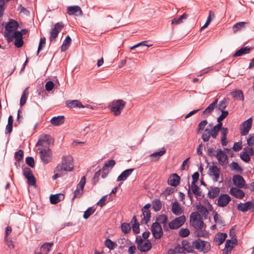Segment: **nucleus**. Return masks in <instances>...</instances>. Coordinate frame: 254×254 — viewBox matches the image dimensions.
<instances>
[{"label": "nucleus", "mask_w": 254, "mask_h": 254, "mask_svg": "<svg viewBox=\"0 0 254 254\" xmlns=\"http://www.w3.org/2000/svg\"><path fill=\"white\" fill-rule=\"evenodd\" d=\"M214 149L212 147L207 148V155L211 157L216 156L220 164L223 166L228 163V157L226 153L221 149L217 150V154L214 153Z\"/></svg>", "instance_id": "nucleus-1"}, {"label": "nucleus", "mask_w": 254, "mask_h": 254, "mask_svg": "<svg viewBox=\"0 0 254 254\" xmlns=\"http://www.w3.org/2000/svg\"><path fill=\"white\" fill-rule=\"evenodd\" d=\"M135 243L137 245V248L141 253H145L152 248V245L150 240H144L140 236L136 237Z\"/></svg>", "instance_id": "nucleus-2"}, {"label": "nucleus", "mask_w": 254, "mask_h": 254, "mask_svg": "<svg viewBox=\"0 0 254 254\" xmlns=\"http://www.w3.org/2000/svg\"><path fill=\"white\" fill-rule=\"evenodd\" d=\"M40 159L44 164H47L52 161V152L49 146L38 148Z\"/></svg>", "instance_id": "nucleus-3"}, {"label": "nucleus", "mask_w": 254, "mask_h": 254, "mask_svg": "<svg viewBox=\"0 0 254 254\" xmlns=\"http://www.w3.org/2000/svg\"><path fill=\"white\" fill-rule=\"evenodd\" d=\"M126 105V102L122 99L114 100L112 102L110 111L115 116L121 115L122 111Z\"/></svg>", "instance_id": "nucleus-4"}, {"label": "nucleus", "mask_w": 254, "mask_h": 254, "mask_svg": "<svg viewBox=\"0 0 254 254\" xmlns=\"http://www.w3.org/2000/svg\"><path fill=\"white\" fill-rule=\"evenodd\" d=\"M192 247L198 251H203L204 253H207L210 250V243L199 238L192 242Z\"/></svg>", "instance_id": "nucleus-5"}, {"label": "nucleus", "mask_w": 254, "mask_h": 254, "mask_svg": "<svg viewBox=\"0 0 254 254\" xmlns=\"http://www.w3.org/2000/svg\"><path fill=\"white\" fill-rule=\"evenodd\" d=\"M64 24L63 22H59L54 25V28L51 29L49 40L50 43L56 41V38L58 36L59 33L64 27Z\"/></svg>", "instance_id": "nucleus-6"}, {"label": "nucleus", "mask_w": 254, "mask_h": 254, "mask_svg": "<svg viewBox=\"0 0 254 254\" xmlns=\"http://www.w3.org/2000/svg\"><path fill=\"white\" fill-rule=\"evenodd\" d=\"M151 231L155 239H160L163 235V231L160 223L155 222L151 226Z\"/></svg>", "instance_id": "nucleus-7"}, {"label": "nucleus", "mask_w": 254, "mask_h": 254, "mask_svg": "<svg viewBox=\"0 0 254 254\" xmlns=\"http://www.w3.org/2000/svg\"><path fill=\"white\" fill-rule=\"evenodd\" d=\"M23 175L27 180L28 185L33 186L36 184V180L30 168L25 167L22 168Z\"/></svg>", "instance_id": "nucleus-8"}, {"label": "nucleus", "mask_w": 254, "mask_h": 254, "mask_svg": "<svg viewBox=\"0 0 254 254\" xmlns=\"http://www.w3.org/2000/svg\"><path fill=\"white\" fill-rule=\"evenodd\" d=\"M186 220V216L184 215L175 218L169 223L170 229L172 230L179 229L184 224Z\"/></svg>", "instance_id": "nucleus-9"}, {"label": "nucleus", "mask_w": 254, "mask_h": 254, "mask_svg": "<svg viewBox=\"0 0 254 254\" xmlns=\"http://www.w3.org/2000/svg\"><path fill=\"white\" fill-rule=\"evenodd\" d=\"M252 124L253 119L251 117L240 125V129L241 135L245 136L249 133L250 130L252 128Z\"/></svg>", "instance_id": "nucleus-10"}, {"label": "nucleus", "mask_w": 254, "mask_h": 254, "mask_svg": "<svg viewBox=\"0 0 254 254\" xmlns=\"http://www.w3.org/2000/svg\"><path fill=\"white\" fill-rule=\"evenodd\" d=\"M72 161L73 158L71 156H63L62 158V165L64 166V171H72L73 170Z\"/></svg>", "instance_id": "nucleus-11"}, {"label": "nucleus", "mask_w": 254, "mask_h": 254, "mask_svg": "<svg viewBox=\"0 0 254 254\" xmlns=\"http://www.w3.org/2000/svg\"><path fill=\"white\" fill-rule=\"evenodd\" d=\"M254 204L252 201H248L245 203H240L237 206V209L243 212H246L249 210L253 212Z\"/></svg>", "instance_id": "nucleus-12"}, {"label": "nucleus", "mask_w": 254, "mask_h": 254, "mask_svg": "<svg viewBox=\"0 0 254 254\" xmlns=\"http://www.w3.org/2000/svg\"><path fill=\"white\" fill-rule=\"evenodd\" d=\"M231 200V198L228 194H221L217 199V205L219 207H224L227 206Z\"/></svg>", "instance_id": "nucleus-13"}, {"label": "nucleus", "mask_w": 254, "mask_h": 254, "mask_svg": "<svg viewBox=\"0 0 254 254\" xmlns=\"http://www.w3.org/2000/svg\"><path fill=\"white\" fill-rule=\"evenodd\" d=\"M233 182L235 186L238 188L246 189L247 184L244 178L240 175H235L233 177Z\"/></svg>", "instance_id": "nucleus-14"}, {"label": "nucleus", "mask_w": 254, "mask_h": 254, "mask_svg": "<svg viewBox=\"0 0 254 254\" xmlns=\"http://www.w3.org/2000/svg\"><path fill=\"white\" fill-rule=\"evenodd\" d=\"M53 142L54 139L50 135L45 134L44 136H42L39 138L36 146H41V147H45V146H44L43 145V143H46L47 145H49L51 143Z\"/></svg>", "instance_id": "nucleus-15"}, {"label": "nucleus", "mask_w": 254, "mask_h": 254, "mask_svg": "<svg viewBox=\"0 0 254 254\" xmlns=\"http://www.w3.org/2000/svg\"><path fill=\"white\" fill-rule=\"evenodd\" d=\"M67 13L69 15L82 16L83 12L81 8L77 5L70 6L67 8Z\"/></svg>", "instance_id": "nucleus-16"}, {"label": "nucleus", "mask_w": 254, "mask_h": 254, "mask_svg": "<svg viewBox=\"0 0 254 254\" xmlns=\"http://www.w3.org/2000/svg\"><path fill=\"white\" fill-rule=\"evenodd\" d=\"M19 27L18 22L14 19H10L5 26V31L11 33L15 31Z\"/></svg>", "instance_id": "nucleus-17"}, {"label": "nucleus", "mask_w": 254, "mask_h": 254, "mask_svg": "<svg viewBox=\"0 0 254 254\" xmlns=\"http://www.w3.org/2000/svg\"><path fill=\"white\" fill-rule=\"evenodd\" d=\"M241 188H238V187H232L230 188L229 193L233 196L242 199L245 196V193L244 191L240 189Z\"/></svg>", "instance_id": "nucleus-18"}, {"label": "nucleus", "mask_w": 254, "mask_h": 254, "mask_svg": "<svg viewBox=\"0 0 254 254\" xmlns=\"http://www.w3.org/2000/svg\"><path fill=\"white\" fill-rule=\"evenodd\" d=\"M209 175L214 176L213 181L217 182L220 177V169L216 165H212L209 168Z\"/></svg>", "instance_id": "nucleus-19"}, {"label": "nucleus", "mask_w": 254, "mask_h": 254, "mask_svg": "<svg viewBox=\"0 0 254 254\" xmlns=\"http://www.w3.org/2000/svg\"><path fill=\"white\" fill-rule=\"evenodd\" d=\"M181 178L176 173L171 174L168 178V184L172 187H177L180 182Z\"/></svg>", "instance_id": "nucleus-20"}, {"label": "nucleus", "mask_w": 254, "mask_h": 254, "mask_svg": "<svg viewBox=\"0 0 254 254\" xmlns=\"http://www.w3.org/2000/svg\"><path fill=\"white\" fill-rule=\"evenodd\" d=\"M134 168H130L125 170L121 173L117 179V182L124 181L131 175L134 171Z\"/></svg>", "instance_id": "nucleus-21"}, {"label": "nucleus", "mask_w": 254, "mask_h": 254, "mask_svg": "<svg viewBox=\"0 0 254 254\" xmlns=\"http://www.w3.org/2000/svg\"><path fill=\"white\" fill-rule=\"evenodd\" d=\"M66 106L69 108H84V105H82L81 102L78 100H74L72 101L67 100L65 102Z\"/></svg>", "instance_id": "nucleus-22"}, {"label": "nucleus", "mask_w": 254, "mask_h": 254, "mask_svg": "<svg viewBox=\"0 0 254 254\" xmlns=\"http://www.w3.org/2000/svg\"><path fill=\"white\" fill-rule=\"evenodd\" d=\"M64 195L62 193L51 194L50 196V202L52 204H56L64 199Z\"/></svg>", "instance_id": "nucleus-23"}, {"label": "nucleus", "mask_w": 254, "mask_h": 254, "mask_svg": "<svg viewBox=\"0 0 254 254\" xmlns=\"http://www.w3.org/2000/svg\"><path fill=\"white\" fill-rule=\"evenodd\" d=\"M171 210L173 214L176 215H180L183 213V210L177 201L172 203Z\"/></svg>", "instance_id": "nucleus-24"}, {"label": "nucleus", "mask_w": 254, "mask_h": 254, "mask_svg": "<svg viewBox=\"0 0 254 254\" xmlns=\"http://www.w3.org/2000/svg\"><path fill=\"white\" fill-rule=\"evenodd\" d=\"M252 49V48L251 47H249V46L241 48L240 49L237 50L233 55V57H240L243 56L244 54H249Z\"/></svg>", "instance_id": "nucleus-25"}, {"label": "nucleus", "mask_w": 254, "mask_h": 254, "mask_svg": "<svg viewBox=\"0 0 254 254\" xmlns=\"http://www.w3.org/2000/svg\"><path fill=\"white\" fill-rule=\"evenodd\" d=\"M64 116L54 117L51 120V124L54 126H58L63 124L64 122Z\"/></svg>", "instance_id": "nucleus-26"}, {"label": "nucleus", "mask_w": 254, "mask_h": 254, "mask_svg": "<svg viewBox=\"0 0 254 254\" xmlns=\"http://www.w3.org/2000/svg\"><path fill=\"white\" fill-rule=\"evenodd\" d=\"M219 192L220 189L218 187H210L208 192V196L211 199H213L218 196Z\"/></svg>", "instance_id": "nucleus-27"}, {"label": "nucleus", "mask_w": 254, "mask_h": 254, "mask_svg": "<svg viewBox=\"0 0 254 254\" xmlns=\"http://www.w3.org/2000/svg\"><path fill=\"white\" fill-rule=\"evenodd\" d=\"M218 103V99H215L212 103L209 105V106L202 112V116L205 115H208L211 113V112L214 110L215 107Z\"/></svg>", "instance_id": "nucleus-28"}, {"label": "nucleus", "mask_w": 254, "mask_h": 254, "mask_svg": "<svg viewBox=\"0 0 254 254\" xmlns=\"http://www.w3.org/2000/svg\"><path fill=\"white\" fill-rule=\"evenodd\" d=\"M183 251H187L188 253H193L194 250L192 249V246L187 240H183L182 242Z\"/></svg>", "instance_id": "nucleus-29"}, {"label": "nucleus", "mask_w": 254, "mask_h": 254, "mask_svg": "<svg viewBox=\"0 0 254 254\" xmlns=\"http://www.w3.org/2000/svg\"><path fill=\"white\" fill-rule=\"evenodd\" d=\"M227 238V234L226 233L218 232L215 236V241H218V245L220 246L226 240Z\"/></svg>", "instance_id": "nucleus-30"}, {"label": "nucleus", "mask_w": 254, "mask_h": 254, "mask_svg": "<svg viewBox=\"0 0 254 254\" xmlns=\"http://www.w3.org/2000/svg\"><path fill=\"white\" fill-rule=\"evenodd\" d=\"M142 212V214L143 215V218H142L141 221V224H147L148 222L150 221L151 214L149 210H141Z\"/></svg>", "instance_id": "nucleus-31"}, {"label": "nucleus", "mask_w": 254, "mask_h": 254, "mask_svg": "<svg viewBox=\"0 0 254 254\" xmlns=\"http://www.w3.org/2000/svg\"><path fill=\"white\" fill-rule=\"evenodd\" d=\"M71 39L69 35H67L64 40L62 45L61 47V52H65L67 50L70 45Z\"/></svg>", "instance_id": "nucleus-32"}, {"label": "nucleus", "mask_w": 254, "mask_h": 254, "mask_svg": "<svg viewBox=\"0 0 254 254\" xmlns=\"http://www.w3.org/2000/svg\"><path fill=\"white\" fill-rule=\"evenodd\" d=\"M222 125H223L220 124V123H218L210 130L211 132V136L213 138H215L216 137L218 132L222 129Z\"/></svg>", "instance_id": "nucleus-33"}, {"label": "nucleus", "mask_w": 254, "mask_h": 254, "mask_svg": "<svg viewBox=\"0 0 254 254\" xmlns=\"http://www.w3.org/2000/svg\"><path fill=\"white\" fill-rule=\"evenodd\" d=\"M196 183L195 182H191V183L192 193L197 196L203 197L204 195L202 194V192L200 190L199 187L196 184Z\"/></svg>", "instance_id": "nucleus-34"}, {"label": "nucleus", "mask_w": 254, "mask_h": 254, "mask_svg": "<svg viewBox=\"0 0 254 254\" xmlns=\"http://www.w3.org/2000/svg\"><path fill=\"white\" fill-rule=\"evenodd\" d=\"M188 17V15L186 13H183L178 18H174L171 21V24H179L183 22L184 19H186Z\"/></svg>", "instance_id": "nucleus-35"}, {"label": "nucleus", "mask_w": 254, "mask_h": 254, "mask_svg": "<svg viewBox=\"0 0 254 254\" xmlns=\"http://www.w3.org/2000/svg\"><path fill=\"white\" fill-rule=\"evenodd\" d=\"M166 150L164 147H163L161 148V150L154 152L153 153L151 154L150 156L151 157L154 158V159H152V160L157 161L161 156L166 153Z\"/></svg>", "instance_id": "nucleus-36"}, {"label": "nucleus", "mask_w": 254, "mask_h": 254, "mask_svg": "<svg viewBox=\"0 0 254 254\" xmlns=\"http://www.w3.org/2000/svg\"><path fill=\"white\" fill-rule=\"evenodd\" d=\"M230 167L231 170L235 171L239 174H242L243 172V169L237 162L233 161L230 164Z\"/></svg>", "instance_id": "nucleus-37"}, {"label": "nucleus", "mask_w": 254, "mask_h": 254, "mask_svg": "<svg viewBox=\"0 0 254 254\" xmlns=\"http://www.w3.org/2000/svg\"><path fill=\"white\" fill-rule=\"evenodd\" d=\"M233 98L243 101L244 100V94L241 90H236L231 93Z\"/></svg>", "instance_id": "nucleus-38"}, {"label": "nucleus", "mask_w": 254, "mask_h": 254, "mask_svg": "<svg viewBox=\"0 0 254 254\" xmlns=\"http://www.w3.org/2000/svg\"><path fill=\"white\" fill-rule=\"evenodd\" d=\"M190 223L194 228L200 230H201L203 228L204 225V222L203 221L201 218H199V219H197V220L193 221Z\"/></svg>", "instance_id": "nucleus-39"}, {"label": "nucleus", "mask_w": 254, "mask_h": 254, "mask_svg": "<svg viewBox=\"0 0 254 254\" xmlns=\"http://www.w3.org/2000/svg\"><path fill=\"white\" fill-rule=\"evenodd\" d=\"M121 229L125 234H128L131 230V227L129 223L123 222L121 223Z\"/></svg>", "instance_id": "nucleus-40"}, {"label": "nucleus", "mask_w": 254, "mask_h": 254, "mask_svg": "<svg viewBox=\"0 0 254 254\" xmlns=\"http://www.w3.org/2000/svg\"><path fill=\"white\" fill-rule=\"evenodd\" d=\"M228 100H229L228 98H224L222 100L220 101L219 102L217 106H216V108L221 111H225L224 110L226 108L227 106L226 101Z\"/></svg>", "instance_id": "nucleus-41"}, {"label": "nucleus", "mask_w": 254, "mask_h": 254, "mask_svg": "<svg viewBox=\"0 0 254 254\" xmlns=\"http://www.w3.org/2000/svg\"><path fill=\"white\" fill-rule=\"evenodd\" d=\"M213 218L214 221L216 223L224 226V221L223 218L216 211L213 212Z\"/></svg>", "instance_id": "nucleus-42"}, {"label": "nucleus", "mask_w": 254, "mask_h": 254, "mask_svg": "<svg viewBox=\"0 0 254 254\" xmlns=\"http://www.w3.org/2000/svg\"><path fill=\"white\" fill-rule=\"evenodd\" d=\"M105 246L110 250H114L117 247V244L116 242H113L110 239H107L105 241Z\"/></svg>", "instance_id": "nucleus-43"}, {"label": "nucleus", "mask_w": 254, "mask_h": 254, "mask_svg": "<svg viewBox=\"0 0 254 254\" xmlns=\"http://www.w3.org/2000/svg\"><path fill=\"white\" fill-rule=\"evenodd\" d=\"M153 209L155 212L159 211L162 208V204L161 201L159 199H155L152 201Z\"/></svg>", "instance_id": "nucleus-44"}, {"label": "nucleus", "mask_w": 254, "mask_h": 254, "mask_svg": "<svg viewBox=\"0 0 254 254\" xmlns=\"http://www.w3.org/2000/svg\"><path fill=\"white\" fill-rule=\"evenodd\" d=\"M248 23L246 22H239L233 25V30L234 33L245 27Z\"/></svg>", "instance_id": "nucleus-45"}, {"label": "nucleus", "mask_w": 254, "mask_h": 254, "mask_svg": "<svg viewBox=\"0 0 254 254\" xmlns=\"http://www.w3.org/2000/svg\"><path fill=\"white\" fill-rule=\"evenodd\" d=\"M96 210L94 206L90 207L84 212L83 217L85 219H88L92 214H93Z\"/></svg>", "instance_id": "nucleus-46"}, {"label": "nucleus", "mask_w": 254, "mask_h": 254, "mask_svg": "<svg viewBox=\"0 0 254 254\" xmlns=\"http://www.w3.org/2000/svg\"><path fill=\"white\" fill-rule=\"evenodd\" d=\"M196 209L204 215L205 217H206L208 214V210L207 208L203 205L200 204V203L196 205Z\"/></svg>", "instance_id": "nucleus-47"}, {"label": "nucleus", "mask_w": 254, "mask_h": 254, "mask_svg": "<svg viewBox=\"0 0 254 254\" xmlns=\"http://www.w3.org/2000/svg\"><path fill=\"white\" fill-rule=\"evenodd\" d=\"M24 157V152L22 150L19 149L16 151L14 154V159L16 161L20 162L23 161Z\"/></svg>", "instance_id": "nucleus-48"}, {"label": "nucleus", "mask_w": 254, "mask_h": 254, "mask_svg": "<svg viewBox=\"0 0 254 254\" xmlns=\"http://www.w3.org/2000/svg\"><path fill=\"white\" fill-rule=\"evenodd\" d=\"M161 217H164L163 220L161 221V223L163 224V228L165 231H168L169 230V225H167V223L168 220V218L167 215L166 214H161L160 216Z\"/></svg>", "instance_id": "nucleus-49"}, {"label": "nucleus", "mask_w": 254, "mask_h": 254, "mask_svg": "<svg viewBox=\"0 0 254 254\" xmlns=\"http://www.w3.org/2000/svg\"><path fill=\"white\" fill-rule=\"evenodd\" d=\"M208 124L207 121L206 120H204L200 122L197 126V133H199L201 132L204 128Z\"/></svg>", "instance_id": "nucleus-50"}, {"label": "nucleus", "mask_w": 254, "mask_h": 254, "mask_svg": "<svg viewBox=\"0 0 254 254\" xmlns=\"http://www.w3.org/2000/svg\"><path fill=\"white\" fill-rule=\"evenodd\" d=\"M211 135V132L209 129L206 128L202 133L201 138L204 142L208 141Z\"/></svg>", "instance_id": "nucleus-51"}, {"label": "nucleus", "mask_w": 254, "mask_h": 254, "mask_svg": "<svg viewBox=\"0 0 254 254\" xmlns=\"http://www.w3.org/2000/svg\"><path fill=\"white\" fill-rule=\"evenodd\" d=\"M240 156L241 159L244 162L248 163L251 160L250 155L246 152L242 151L240 153Z\"/></svg>", "instance_id": "nucleus-52"}, {"label": "nucleus", "mask_w": 254, "mask_h": 254, "mask_svg": "<svg viewBox=\"0 0 254 254\" xmlns=\"http://www.w3.org/2000/svg\"><path fill=\"white\" fill-rule=\"evenodd\" d=\"M83 194V190H81L80 189L76 188L73 192V196L71 198L72 202L75 198H80Z\"/></svg>", "instance_id": "nucleus-53"}, {"label": "nucleus", "mask_w": 254, "mask_h": 254, "mask_svg": "<svg viewBox=\"0 0 254 254\" xmlns=\"http://www.w3.org/2000/svg\"><path fill=\"white\" fill-rule=\"evenodd\" d=\"M190 234V231L188 228H181L179 232V235L182 238L188 237Z\"/></svg>", "instance_id": "nucleus-54"}, {"label": "nucleus", "mask_w": 254, "mask_h": 254, "mask_svg": "<svg viewBox=\"0 0 254 254\" xmlns=\"http://www.w3.org/2000/svg\"><path fill=\"white\" fill-rule=\"evenodd\" d=\"M221 112V114L217 118V120L218 123H220V124L223 125L222 121L227 117L229 113L227 111H222Z\"/></svg>", "instance_id": "nucleus-55"}, {"label": "nucleus", "mask_w": 254, "mask_h": 254, "mask_svg": "<svg viewBox=\"0 0 254 254\" xmlns=\"http://www.w3.org/2000/svg\"><path fill=\"white\" fill-rule=\"evenodd\" d=\"M116 164V161L113 159L106 161L104 162V166L105 167L109 168L110 170H112Z\"/></svg>", "instance_id": "nucleus-56"}, {"label": "nucleus", "mask_w": 254, "mask_h": 254, "mask_svg": "<svg viewBox=\"0 0 254 254\" xmlns=\"http://www.w3.org/2000/svg\"><path fill=\"white\" fill-rule=\"evenodd\" d=\"M86 183V177L85 176H83L79 183L78 184V185L76 186V188L80 189L81 190H83L84 186Z\"/></svg>", "instance_id": "nucleus-57"}, {"label": "nucleus", "mask_w": 254, "mask_h": 254, "mask_svg": "<svg viewBox=\"0 0 254 254\" xmlns=\"http://www.w3.org/2000/svg\"><path fill=\"white\" fill-rule=\"evenodd\" d=\"M26 164L31 168L35 167L34 159L32 157H27L25 159Z\"/></svg>", "instance_id": "nucleus-58"}, {"label": "nucleus", "mask_w": 254, "mask_h": 254, "mask_svg": "<svg viewBox=\"0 0 254 254\" xmlns=\"http://www.w3.org/2000/svg\"><path fill=\"white\" fill-rule=\"evenodd\" d=\"M10 0H0V17L1 16L5 9L4 5Z\"/></svg>", "instance_id": "nucleus-59"}, {"label": "nucleus", "mask_w": 254, "mask_h": 254, "mask_svg": "<svg viewBox=\"0 0 254 254\" xmlns=\"http://www.w3.org/2000/svg\"><path fill=\"white\" fill-rule=\"evenodd\" d=\"M212 13V16L213 17H214L215 15H214V14L213 13V12L212 11H211V10L209 11V15H208V16L207 17L206 21L205 22V23L204 24V25L201 27V30L206 28L209 25V24H210V23L211 22V14Z\"/></svg>", "instance_id": "nucleus-60"}, {"label": "nucleus", "mask_w": 254, "mask_h": 254, "mask_svg": "<svg viewBox=\"0 0 254 254\" xmlns=\"http://www.w3.org/2000/svg\"><path fill=\"white\" fill-rule=\"evenodd\" d=\"M55 84L52 81H48L46 83L45 89L46 91H51L54 88Z\"/></svg>", "instance_id": "nucleus-61"}, {"label": "nucleus", "mask_w": 254, "mask_h": 254, "mask_svg": "<svg viewBox=\"0 0 254 254\" xmlns=\"http://www.w3.org/2000/svg\"><path fill=\"white\" fill-rule=\"evenodd\" d=\"M199 218H201L199 213L197 212H192L190 215V223L195 221L199 219Z\"/></svg>", "instance_id": "nucleus-62"}, {"label": "nucleus", "mask_w": 254, "mask_h": 254, "mask_svg": "<svg viewBox=\"0 0 254 254\" xmlns=\"http://www.w3.org/2000/svg\"><path fill=\"white\" fill-rule=\"evenodd\" d=\"M14 44L16 48L22 47L24 44L23 38L15 39Z\"/></svg>", "instance_id": "nucleus-63"}, {"label": "nucleus", "mask_w": 254, "mask_h": 254, "mask_svg": "<svg viewBox=\"0 0 254 254\" xmlns=\"http://www.w3.org/2000/svg\"><path fill=\"white\" fill-rule=\"evenodd\" d=\"M139 223L132 224V228L133 232L134 234H138L140 233Z\"/></svg>", "instance_id": "nucleus-64"}]
</instances>
